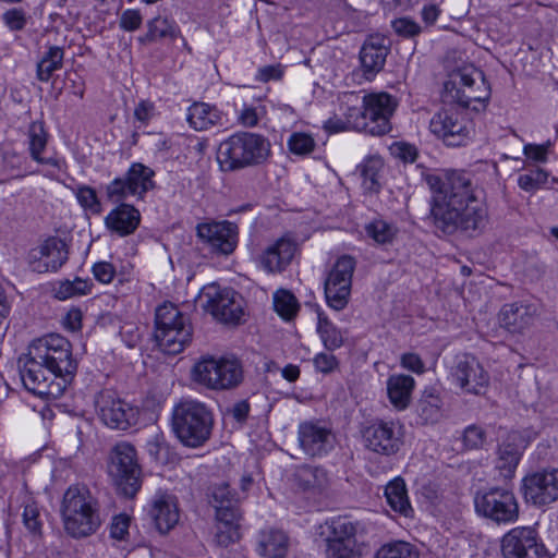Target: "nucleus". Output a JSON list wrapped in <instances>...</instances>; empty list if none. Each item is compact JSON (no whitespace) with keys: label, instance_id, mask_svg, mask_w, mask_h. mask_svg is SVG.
Segmentation results:
<instances>
[{"label":"nucleus","instance_id":"obj_20","mask_svg":"<svg viewBox=\"0 0 558 558\" xmlns=\"http://www.w3.org/2000/svg\"><path fill=\"white\" fill-rule=\"evenodd\" d=\"M451 376L464 392L473 395L483 393L489 383V376L477 359L468 354L458 357Z\"/></svg>","mask_w":558,"mask_h":558},{"label":"nucleus","instance_id":"obj_32","mask_svg":"<svg viewBox=\"0 0 558 558\" xmlns=\"http://www.w3.org/2000/svg\"><path fill=\"white\" fill-rule=\"evenodd\" d=\"M517 435H509L498 447L496 469L504 478H511L521 459V448L515 444Z\"/></svg>","mask_w":558,"mask_h":558},{"label":"nucleus","instance_id":"obj_43","mask_svg":"<svg viewBox=\"0 0 558 558\" xmlns=\"http://www.w3.org/2000/svg\"><path fill=\"white\" fill-rule=\"evenodd\" d=\"M442 401L437 393L424 392L417 404V414L426 424H433L441 417Z\"/></svg>","mask_w":558,"mask_h":558},{"label":"nucleus","instance_id":"obj_30","mask_svg":"<svg viewBox=\"0 0 558 558\" xmlns=\"http://www.w3.org/2000/svg\"><path fill=\"white\" fill-rule=\"evenodd\" d=\"M141 222L140 211L130 204L122 203L112 209L105 218L108 230L120 236L132 234Z\"/></svg>","mask_w":558,"mask_h":558},{"label":"nucleus","instance_id":"obj_11","mask_svg":"<svg viewBox=\"0 0 558 558\" xmlns=\"http://www.w3.org/2000/svg\"><path fill=\"white\" fill-rule=\"evenodd\" d=\"M474 506L480 515L496 523H511L519 517V506L513 493L500 487L477 492Z\"/></svg>","mask_w":558,"mask_h":558},{"label":"nucleus","instance_id":"obj_53","mask_svg":"<svg viewBox=\"0 0 558 558\" xmlns=\"http://www.w3.org/2000/svg\"><path fill=\"white\" fill-rule=\"evenodd\" d=\"M462 441L469 450L482 449L487 441L486 432L481 426L470 425L463 432Z\"/></svg>","mask_w":558,"mask_h":558},{"label":"nucleus","instance_id":"obj_47","mask_svg":"<svg viewBox=\"0 0 558 558\" xmlns=\"http://www.w3.org/2000/svg\"><path fill=\"white\" fill-rule=\"evenodd\" d=\"M317 331L326 349L332 351L342 345L341 331L322 313L318 314Z\"/></svg>","mask_w":558,"mask_h":558},{"label":"nucleus","instance_id":"obj_42","mask_svg":"<svg viewBox=\"0 0 558 558\" xmlns=\"http://www.w3.org/2000/svg\"><path fill=\"white\" fill-rule=\"evenodd\" d=\"M383 166L384 162L380 157H369L359 167L362 178V186L365 191L369 193L379 191V172L383 169Z\"/></svg>","mask_w":558,"mask_h":558},{"label":"nucleus","instance_id":"obj_2","mask_svg":"<svg viewBox=\"0 0 558 558\" xmlns=\"http://www.w3.org/2000/svg\"><path fill=\"white\" fill-rule=\"evenodd\" d=\"M60 512L65 532L74 538L95 534L102 522L99 502L85 485H72L65 490Z\"/></svg>","mask_w":558,"mask_h":558},{"label":"nucleus","instance_id":"obj_33","mask_svg":"<svg viewBox=\"0 0 558 558\" xmlns=\"http://www.w3.org/2000/svg\"><path fill=\"white\" fill-rule=\"evenodd\" d=\"M415 380L410 375H391L387 380V393L391 404L398 410L408 408Z\"/></svg>","mask_w":558,"mask_h":558},{"label":"nucleus","instance_id":"obj_25","mask_svg":"<svg viewBox=\"0 0 558 558\" xmlns=\"http://www.w3.org/2000/svg\"><path fill=\"white\" fill-rule=\"evenodd\" d=\"M32 257L31 267L34 271H57L68 259L66 245L58 238H49L33 252Z\"/></svg>","mask_w":558,"mask_h":558},{"label":"nucleus","instance_id":"obj_45","mask_svg":"<svg viewBox=\"0 0 558 558\" xmlns=\"http://www.w3.org/2000/svg\"><path fill=\"white\" fill-rule=\"evenodd\" d=\"M274 308L284 320L294 318L300 310V304L294 294L286 289H279L274 293Z\"/></svg>","mask_w":558,"mask_h":558},{"label":"nucleus","instance_id":"obj_49","mask_svg":"<svg viewBox=\"0 0 558 558\" xmlns=\"http://www.w3.org/2000/svg\"><path fill=\"white\" fill-rule=\"evenodd\" d=\"M74 194L81 207L93 215H99L102 210L101 203L97 196L96 190L88 185H77Z\"/></svg>","mask_w":558,"mask_h":558},{"label":"nucleus","instance_id":"obj_54","mask_svg":"<svg viewBox=\"0 0 558 558\" xmlns=\"http://www.w3.org/2000/svg\"><path fill=\"white\" fill-rule=\"evenodd\" d=\"M210 504L217 510L219 506H236L238 499L232 494L229 484L221 483L213 488Z\"/></svg>","mask_w":558,"mask_h":558},{"label":"nucleus","instance_id":"obj_64","mask_svg":"<svg viewBox=\"0 0 558 558\" xmlns=\"http://www.w3.org/2000/svg\"><path fill=\"white\" fill-rule=\"evenodd\" d=\"M315 368L324 374L332 372L338 366V361L333 354L318 353L314 357Z\"/></svg>","mask_w":558,"mask_h":558},{"label":"nucleus","instance_id":"obj_39","mask_svg":"<svg viewBox=\"0 0 558 558\" xmlns=\"http://www.w3.org/2000/svg\"><path fill=\"white\" fill-rule=\"evenodd\" d=\"M154 171L144 166L143 163H133L125 178L129 182V190L132 191L133 196L142 198L154 186L153 182Z\"/></svg>","mask_w":558,"mask_h":558},{"label":"nucleus","instance_id":"obj_63","mask_svg":"<svg viewBox=\"0 0 558 558\" xmlns=\"http://www.w3.org/2000/svg\"><path fill=\"white\" fill-rule=\"evenodd\" d=\"M93 274L98 281L109 283L116 275V269L113 265L108 262H99L93 266Z\"/></svg>","mask_w":558,"mask_h":558},{"label":"nucleus","instance_id":"obj_40","mask_svg":"<svg viewBox=\"0 0 558 558\" xmlns=\"http://www.w3.org/2000/svg\"><path fill=\"white\" fill-rule=\"evenodd\" d=\"M385 496L387 504L393 511L404 517L411 515L413 509L410 505L405 483L402 478L398 477L389 482L385 488Z\"/></svg>","mask_w":558,"mask_h":558},{"label":"nucleus","instance_id":"obj_27","mask_svg":"<svg viewBox=\"0 0 558 558\" xmlns=\"http://www.w3.org/2000/svg\"><path fill=\"white\" fill-rule=\"evenodd\" d=\"M332 434L319 423L305 422L299 426V442L303 451L311 457H319L332 448Z\"/></svg>","mask_w":558,"mask_h":558},{"label":"nucleus","instance_id":"obj_35","mask_svg":"<svg viewBox=\"0 0 558 558\" xmlns=\"http://www.w3.org/2000/svg\"><path fill=\"white\" fill-rule=\"evenodd\" d=\"M192 327L177 328L167 331H155L159 348L167 354H179L192 341Z\"/></svg>","mask_w":558,"mask_h":558},{"label":"nucleus","instance_id":"obj_31","mask_svg":"<svg viewBox=\"0 0 558 558\" xmlns=\"http://www.w3.org/2000/svg\"><path fill=\"white\" fill-rule=\"evenodd\" d=\"M221 111L206 102H194L187 109L186 121L195 131H206L221 125Z\"/></svg>","mask_w":558,"mask_h":558},{"label":"nucleus","instance_id":"obj_1","mask_svg":"<svg viewBox=\"0 0 558 558\" xmlns=\"http://www.w3.org/2000/svg\"><path fill=\"white\" fill-rule=\"evenodd\" d=\"M425 181L433 192L430 215L438 230L469 236L484 232L489 220L488 208L478 198L469 173L453 170L445 175L427 174Z\"/></svg>","mask_w":558,"mask_h":558},{"label":"nucleus","instance_id":"obj_58","mask_svg":"<svg viewBox=\"0 0 558 558\" xmlns=\"http://www.w3.org/2000/svg\"><path fill=\"white\" fill-rule=\"evenodd\" d=\"M150 457L155 460H162L168 452V445L161 433H155L146 444Z\"/></svg>","mask_w":558,"mask_h":558},{"label":"nucleus","instance_id":"obj_7","mask_svg":"<svg viewBox=\"0 0 558 558\" xmlns=\"http://www.w3.org/2000/svg\"><path fill=\"white\" fill-rule=\"evenodd\" d=\"M326 558H360L359 538L366 535L362 521L338 515L326 521Z\"/></svg>","mask_w":558,"mask_h":558},{"label":"nucleus","instance_id":"obj_22","mask_svg":"<svg viewBox=\"0 0 558 558\" xmlns=\"http://www.w3.org/2000/svg\"><path fill=\"white\" fill-rule=\"evenodd\" d=\"M296 252V244L287 236L268 244L254 257L257 267L267 274H281L291 264Z\"/></svg>","mask_w":558,"mask_h":558},{"label":"nucleus","instance_id":"obj_36","mask_svg":"<svg viewBox=\"0 0 558 558\" xmlns=\"http://www.w3.org/2000/svg\"><path fill=\"white\" fill-rule=\"evenodd\" d=\"M192 327L187 315L174 304L166 302L158 306L155 314V331H167L177 328Z\"/></svg>","mask_w":558,"mask_h":558},{"label":"nucleus","instance_id":"obj_28","mask_svg":"<svg viewBox=\"0 0 558 558\" xmlns=\"http://www.w3.org/2000/svg\"><path fill=\"white\" fill-rule=\"evenodd\" d=\"M242 513L238 506H219L216 510L215 542L221 547L238 542L241 537Z\"/></svg>","mask_w":558,"mask_h":558},{"label":"nucleus","instance_id":"obj_8","mask_svg":"<svg viewBox=\"0 0 558 558\" xmlns=\"http://www.w3.org/2000/svg\"><path fill=\"white\" fill-rule=\"evenodd\" d=\"M194 383L213 390L236 387L243 378V371L236 359L202 356L192 367Z\"/></svg>","mask_w":558,"mask_h":558},{"label":"nucleus","instance_id":"obj_26","mask_svg":"<svg viewBox=\"0 0 558 558\" xmlns=\"http://www.w3.org/2000/svg\"><path fill=\"white\" fill-rule=\"evenodd\" d=\"M149 515L160 533H168L180 518L177 497L168 492H157L150 501Z\"/></svg>","mask_w":558,"mask_h":558},{"label":"nucleus","instance_id":"obj_17","mask_svg":"<svg viewBox=\"0 0 558 558\" xmlns=\"http://www.w3.org/2000/svg\"><path fill=\"white\" fill-rule=\"evenodd\" d=\"M501 553L505 558H550V555L531 526H518L502 536Z\"/></svg>","mask_w":558,"mask_h":558},{"label":"nucleus","instance_id":"obj_29","mask_svg":"<svg viewBox=\"0 0 558 558\" xmlns=\"http://www.w3.org/2000/svg\"><path fill=\"white\" fill-rule=\"evenodd\" d=\"M48 133L44 123L35 121L28 128V151L31 158L39 165L49 166L62 170L65 162L57 156L44 157L48 144Z\"/></svg>","mask_w":558,"mask_h":558},{"label":"nucleus","instance_id":"obj_62","mask_svg":"<svg viewBox=\"0 0 558 558\" xmlns=\"http://www.w3.org/2000/svg\"><path fill=\"white\" fill-rule=\"evenodd\" d=\"M142 24V15L137 10H125L120 17V27L126 32L136 31Z\"/></svg>","mask_w":558,"mask_h":558},{"label":"nucleus","instance_id":"obj_21","mask_svg":"<svg viewBox=\"0 0 558 558\" xmlns=\"http://www.w3.org/2000/svg\"><path fill=\"white\" fill-rule=\"evenodd\" d=\"M198 238L213 251L229 255L238 244V226L228 220L199 223L196 228Z\"/></svg>","mask_w":558,"mask_h":558},{"label":"nucleus","instance_id":"obj_61","mask_svg":"<svg viewBox=\"0 0 558 558\" xmlns=\"http://www.w3.org/2000/svg\"><path fill=\"white\" fill-rule=\"evenodd\" d=\"M283 76V68L281 64H270L258 69L256 81L268 83L270 81H280Z\"/></svg>","mask_w":558,"mask_h":558},{"label":"nucleus","instance_id":"obj_23","mask_svg":"<svg viewBox=\"0 0 558 558\" xmlns=\"http://www.w3.org/2000/svg\"><path fill=\"white\" fill-rule=\"evenodd\" d=\"M538 306L527 301L505 304L498 315L500 327L512 335L529 330L538 316Z\"/></svg>","mask_w":558,"mask_h":558},{"label":"nucleus","instance_id":"obj_55","mask_svg":"<svg viewBox=\"0 0 558 558\" xmlns=\"http://www.w3.org/2000/svg\"><path fill=\"white\" fill-rule=\"evenodd\" d=\"M106 195L111 202H120L129 196H133L131 190H129V182L125 177L116 178L106 186Z\"/></svg>","mask_w":558,"mask_h":558},{"label":"nucleus","instance_id":"obj_46","mask_svg":"<svg viewBox=\"0 0 558 558\" xmlns=\"http://www.w3.org/2000/svg\"><path fill=\"white\" fill-rule=\"evenodd\" d=\"M90 286L92 283L87 280L75 278L73 281L64 280L57 282L52 291L58 300H66L89 293Z\"/></svg>","mask_w":558,"mask_h":558},{"label":"nucleus","instance_id":"obj_4","mask_svg":"<svg viewBox=\"0 0 558 558\" xmlns=\"http://www.w3.org/2000/svg\"><path fill=\"white\" fill-rule=\"evenodd\" d=\"M270 155L269 141L252 132H236L220 143L217 159L225 171L262 165Z\"/></svg>","mask_w":558,"mask_h":558},{"label":"nucleus","instance_id":"obj_48","mask_svg":"<svg viewBox=\"0 0 558 558\" xmlns=\"http://www.w3.org/2000/svg\"><path fill=\"white\" fill-rule=\"evenodd\" d=\"M420 553L417 548L408 542H392L383 545L376 558H418Z\"/></svg>","mask_w":558,"mask_h":558},{"label":"nucleus","instance_id":"obj_13","mask_svg":"<svg viewBox=\"0 0 558 558\" xmlns=\"http://www.w3.org/2000/svg\"><path fill=\"white\" fill-rule=\"evenodd\" d=\"M361 104L364 108V121L355 122L359 130L372 135H385L391 130L390 118L392 117L398 102L388 93L368 94L362 97Z\"/></svg>","mask_w":558,"mask_h":558},{"label":"nucleus","instance_id":"obj_24","mask_svg":"<svg viewBox=\"0 0 558 558\" xmlns=\"http://www.w3.org/2000/svg\"><path fill=\"white\" fill-rule=\"evenodd\" d=\"M389 53L388 39L381 35H371L360 50V61L363 75L372 80L379 73L386 63Z\"/></svg>","mask_w":558,"mask_h":558},{"label":"nucleus","instance_id":"obj_6","mask_svg":"<svg viewBox=\"0 0 558 558\" xmlns=\"http://www.w3.org/2000/svg\"><path fill=\"white\" fill-rule=\"evenodd\" d=\"M35 356L40 359L48 369L60 376L64 384L70 383L76 371L77 362L72 354V344L59 333H49L35 339L28 347Z\"/></svg>","mask_w":558,"mask_h":558},{"label":"nucleus","instance_id":"obj_12","mask_svg":"<svg viewBox=\"0 0 558 558\" xmlns=\"http://www.w3.org/2000/svg\"><path fill=\"white\" fill-rule=\"evenodd\" d=\"M356 267V259L351 255H341L329 270L325 283V298L328 306L335 311L347 307L352 287V277Z\"/></svg>","mask_w":558,"mask_h":558},{"label":"nucleus","instance_id":"obj_44","mask_svg":"<svg viewBox=\"0 0 558 558\" xmlns=\"http://www.w3.org/2000/svg\"><path fill=\"white\" fill-rule=\"evenodd\" d=\"M295 480L303 489L320 488L327 483V473L319 466L302 465L295 472Z\"/></svg>","mask_w":558,"mask_h":558},{"label":"nucleus","instance_id":"obj_41","mask_svg":"<svg viewBox=\"0 0 558 558\" xmlns=\"http://www.w3.org/2000/svg\"><path fill=\"white\" fill-rule=\"evenodd\" d=\"M64 59V49L59 46H49L37 63V78L40 82H48L52 74L62 69Z\"/></svg>","mask_w":558,"mask_h":558},{"label":"nucleus","instance_id":"obj_52","mask_svg":"<svg viewBox=\"0 0 558 558\" xmlns=\"http://www.w3.org/2000/svg\"><path fill=\"white\" fill-rule=\"evenodd\" d=\"M288 147L290 151L294 155H308L315 148V141L307 133L295 132L291 134L288 141Z\"/></svg>","mask_w":558,"mask_h":558},{"label":"nucleus","instance_id":"obj_5","mask_svg":"<svg viewBox=\"0 0 558 558\" xmlns=\"http://www.w3.org/2000/svg\"><path fill=\"white\" fill-rule=\"evenodd\" d=\"M490 90L483 72L474 65H464L449 75L445 83V101L477 110L489 99Z\"/></svg>","mask_w":558,"mask_h":558},{"label":"nucleus","instance_id":"obj_19","mask_svg":"<svg viewBox=\"0 0 558 558\" xmlns=\"http://www.w3.org/2000/svg\"><path fill=\"white\" fill-rule=\"evenodd\" d=\"M429 130L448 146H461L469 138V129L464 117L453 109L436 112L429 121Z\"/></svg>","mask_w":558,"mask_h":558},{"label":"nucleus","instance_id":"obj_15","mask_svg":"<svg viewBox=\"0 0 558 558\" xmlns=\"http://www.w3.org/2000/svg\"><path fill=\"white\" fill-rule=\"evenodd\" d=\"M205 310L223 324H239L244 315V300L231 288L210 284L204 289Z\"/></svg>","mask_w":558,"mask_h":558},{"label":"nucleus","instance_id":"obj_51","mask_svg":"<svg viewBox=\"0 0 558 558\" xmlns=\"http://www.w3.org/2000/svg\"><path fill=\"white\" fill-rule=\"evenodd\" d=\"M266 112V107L262 104L244 105L238 112V122L244 128H254Z\"/></svg>","mask_w":558,"mask_h":558},{"label":"nucleus","instance_id":"obj_56","mask_svg":"<svg viewBox=\"0 0 558 558\" xmlns=\"http://www.w3.org/2000/svg\"><path fill=\"white\" fill-rule=\"evenodd\" d=\"M547 172L541 168L532 170L530 173L521 174L518 179L519 186L524 191H533L547 181Z\"/></svg>","mask_w":558,"mask_h":558},{"label":"nucleus","instance_id":"obj_50","mask_svg":"<svg viewBox=\"0 0 558 558\" xmlns=\"http://www.w3.org/2000/svg\"><path fill=\"white\" fill-rule=\"evenodd\" d=\"M360 102V96L356 94L345 95L343 100L340 104V110L343 113L344 118H348L349 123H351L352 129H357L355 122L364 121V108L363 105L360 107L357 104Z\"/></svg>","mask_w":558,"mask_h":558},{"label":"nucleus","instance_id":"obj_57","mask_svg":"<svg viewBox=\"0 0 558 558\" xmlns=\"http://www.w3.org/2000/svg\"><path fill=\"white\" fill-rule=\"evenodd\" d=\"M393 31L402 37L412 38L417 36L422 28L421 26L409 17H400L392 21Z\"/></svg>","mask_w":558,"mask_h":558},{"label":"nucleus","instance_id":"obj_16","mask_svg":"<svg viewBox=\"0 0 558 558\" xmlns=\"http://www.w3.org/2000/svg\"><path fill=\"white\" fill-rule=\"evenodd\" d=\"M95 405L102 423L113 429L125 430L138 420V409L111 390L100 391L96 396Z\"/></svg>","mask_w":558,"mask_h":558},{"label":"nucleus","instance_id":"obj_14","mask_svg":"<svg viewBox=\"0 0 558 558\" xmlns=\"http://www.w3.org/2000/svg\"><path fill=\"white\" fill-rule=\"evenodd\" d=\"M362 436L366 448L379 454L391 456L403 445L404 427L398 420H376L363 429Z\"/></svg>","mask_w":558,"mask_h":558},{"label":"nucleus","instance_id":"obj_34","mask_svg":"<svg viewBox=\"0 0 558 558\" xmlns=\"http://www.w3.org/2000/svg\"><path fill=\"white\" fill-rule=\"evenodd\" d=\"M364 231L375 245L387 246L396 241L399 228L393 221L377 216L364 226Z\"/></svg>","mask_w":558,"mask_h":558},{"label":"nucleus","instance_id":"obj_38","mask_svg":"<svg viewBox=\"0 0 558 558\" xmlns=\"http://www.w3.org/2000/svg\"><path fill=\"white\" fill-rule=\"evenodd\" d=\"M147 33L140 38L142 43H153L158 39L168 38L171 40L181 36L178 24L163 16H156L147 23Z\"/></svg>","mask_w":558,"mask_h":558},{"label":"nucleus","instance_id":"obj_37","mask_svg":"<svg viewBox=\"0 0 558 558\" xmlns=\"http://www.w3.org/2000/svg\"><path fill=\"white\" fill-rule=\"evenodd\" d=\"M257 550L265 558H284L288 551V538L282 531H263Z\"/></svg>","mask_w":558,"mask_h":558},{"label":"nucleus","instance_id":"obj_3","mask_svg":"<svg viewBox=\"0 0 558 558\" xmlns=\"http://www.w3.org/2000/svg\"><path fill=\"white\" fill-rule=\"evenodd\" d=\"M214 414L203 402L182 400L173 407L171 428L178 440L187 448H199L211 437Z\"/></svg>","mask_w":558,"mask_h":558},{"label":"nucleus","instance_id":"obj_60","mask_svg":"<svg viewBox=\"0 0 558 558\" xmlns=\"http://www.w3.org/2000/svg\"><path fill=\"white\" fill-rule=\"evenodd\" d=\"M39 511L36 506L34 505H27L24 508L23 511V522L26 529L34 533L38 534L40 533L41 523L39 521Z\"/></svg>","mask_w":558,"mask_h":558},{"label":"nucleus","instance_id":"obj_59","mask_svg":"<svg viewBox=\"0 0 558 558\" xmlns=\"http://www.w3.org/2000/svg\"><path fill=\"white\" fill-rule=\"evenodd\" d=\"M3 22L11 31H22L26 25L25 12L21 9H11L3 13Z\"/></svg>","mask_w":558,"mask_h":558},{"label":"nucleus","instance_id":"obj_9","mask_svg":"<svg viewBox=\"0 0 558 558\" xmlns=\"http://www.w3.org/2000/svg\"><path fill=\"white\" fill-rule=\"evenodd\" d=\"M108 472L114 483L128 497H133L141 488L142 470L135 448L125 441L118 442L109 453Z\"/></svg>","mask_w":558,"mask_h":558},{"label":"nucleus","instance_id":"obj_18","mask_svg":"<svg viewBox=\"0 0 558 558\" xmlns=\"http://www.w3.org/2000/svg\"><path fill=\"white\" fill-rule=\"evenodd\" d=\"M525 500L544 507L558 500V469H545L526 475L522 482Z\"/></svg>","mask_w":558,"mask_h":558},{"label":"nucleus","instance_id":"obj_10","mask_svg":"<svg viewBox=\"0 0 558 558\" xmlns=\"http://www.w3.org/2000/svg\"><path fill=\"white\" fill-rule=\"evenodd\" d=\"M17 363L23 386L29 392L39 397H58L64 390L66 384L56 381L60 376L48 369L40 359H35L29 350L19 357Z\"/></svg>","mask_w":558,"mask_h":558}]
</instances>
